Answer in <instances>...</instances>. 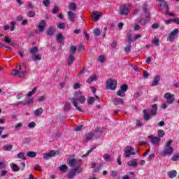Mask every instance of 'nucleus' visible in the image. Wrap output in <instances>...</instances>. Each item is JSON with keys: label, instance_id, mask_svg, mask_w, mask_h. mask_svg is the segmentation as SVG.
<instances>
[{"label": "nucleus", "instance_id": "nucleus-1", "mask_svg": "<svg viewBox=\"0 0 179 179\" xmlns=\"http://www.w3.org/2000/svg\"><path fill=\"white\" fill-rule=\"evenodd\" d=\"M70 101H71L73 106H75L76 110H78V111H80V113L84 112L78 105V103H80V104H85V102L86 101V97L82 94V92H76L73 96L70 99Z\"/></svg>", "mask_w": 179, "mask_h": 179}, {"label": "nucleus", "instance_id": "nucleus-2", "mask_svg": "<svg viewBox=\"0 0 179 179\" xmlns=\"http://www.w3.org/2000/svg\"><path fill=\"white\" fill-rule=\"evenodd\" d=\"M173 144V141L169 140L164 144L165 149L163 151L164 156H170V155H173V152H174V148L171 147Z\"/></svg>", "mask_w": 179, "mask_h": 179}, {"label": "nucleus", "instance_id": "nucleus-3", "mask_svg": "<svg viewBox=\"0 0 179 179\" xmlns=\"http://www.w3.org/2000/svg\"><path fill=\"white\" fill-rule=\"evenodd\" d=\"M75 155H72L70 157L67 159V164L70 167H76L78 166H80V162L75 158Z\"/></svg>", "mask_w": 179, "mask_h": 179}, {"label": "nucleus", "instance_id": "nucleus-4", "mask_svg": "<svg viewBox=\"0 0 179 179\" xmlns=\"http://www.w3.org/2000/svg\"><path fill=\"white\" fill-rule=\"evenodd\" d=\"M131 12V10L127 6L122 5L119 7V13L122 16H128V14Z\"/></svg>", "mask_w": 179, "mask_h": 179}, {"label": "nucleus", "instance_id": "nucleus-5", "mask_svg": "<svg viewBox=\"0 0 179 179\" xmlns=\"http://www.w3.org/2000/svg\"><path fill=\"white\" fill-rule=\"evenodd\" d=\"M136 153L134 152V148L131 146H127L124 150V157H130L131 155L135 156Z\"/></svg>", "mask_w": 179, "mask_h": 179}, {"label": "nucleus", "instance_id": "nucleus-6", "mask_svg": "<svg viewBox=\"0 0 179 179\" xmlns=\"http://www.w3.org/2000/svg\"><path fill=\"white\" fill-rule=\"evenodd\" d=\"M178 36V29L175 28L173 31H172L167 38V41H174L176 37Z\"/></svg>", "mask_w": 179, "mask_h": 179}, {"label": "nucleus", "instance_id": "nucleus-7", "mask_svg": "<svg viewBox=\"0 0 179 179\" xmlns=\"http://www.w3.org/2000/svg\"><path fill=\"white\" fill-rule=\"evenodd\" d=\"M164 98L166 99V103L168 104H173V103H174V94H171L170 92H166L164 94Z\"/></svg>", "mask_w": 179, "mask_h": 179}, {"label": "nucleus", "instance_id": "nucleus-8", "mask_svg": "<svg viewBox=\"0 0 179 179\" xmlns=\"http://www.w3.org/2000/svg\"><path fill=\"white\" fill-rule=\"evenodd\" d=\"M148 139L150 140V142L152 143V145H155L157 146H159L160 145V138L159 137H155L153 136H148Z\"/></svg>", "mask_w": 179, "mask_h": 179}, {"label": "nucleus", "instance_id": "nucleus-9", "mask_svg": "<svg viewBox=\"0 0 179 179\" xmlns=\"http://www.w3.org/2000/svg\"><path fill=\"white\" fill-rule=\"evenodd\" d=\"M57 155V152L54 150H51L48 153L43 154L44 160H49L50 157H54Z\"/></svg>", "mask_w": 179, "mask_h": 179}, {"label": "nucleus", "instance_id": "nucleus-10", "mask_svg": "<svg viewBox=\"0 0 179 179\" xmlns=\"http://www.w3.org/2000/svg\"><path fill=\"white\" fill-rule=\"evenodd\" d=\"M45 26H47V23L45 20L40 21L38 25V31L40 33H43V31L45 30Z\"/></svg>", "mask_w": 179, "mask_h": 179}, {"label": "nucleus", "instance_id": "nucleus-11", "mask_svg": "<svg viewBox=\"0 0 179 179\" xmlns=\"http://www.w3.org/2000/svg\"><path fill=\"white\" fill-rule=\"evenodd\" d=\"M92 133L94 134V138L99 139V138H101L103 135V129L97 128L95 129V130Z\"/></svg>", "mask_w": 179, "mask_h": 179}, {"label": "nucleus", "instance_id": "nucleus-12", "mask_svg": "<svg viewBox=\"0 0 179 179\" xmlns=\"http://www.w3.org/2000/svg\"><path fill=\"white\" fill-rule=\"evenodd\" d=\"M103 16V13L99 11H93L92 12V19H94V22H97V20H100V17Z\"/></svg>", "mask_w": 179, "mask_h": 179}, {"label": "nucleus", "instance_id": "nucleus-13", "mask_svg": "<svg viewBox=\"0 0 179 179\" xmlns=\"http://www.w3.org/2000/svg\"><path fill=\"white\" fill-rule=\"evenodd\" d=\"M143 12L144 15L150 17V9H149L148 4L143 5Z\"/></svg>", "mask_w": 179, "mask_h": 179}, {"label": "nucleus", "instance_id": "nucleus-14", "mask_svg": "<svg viewBox=\"0 0 179 179\" xmlns=\"http://www.w3.org/2000/svg\"><path fill=\"white\" fill-rule=\"evenodd\" d=\"M85 138L87 141H92V139H96L94 138V134L92 131L86 133L85 135Z\"/></svg>", "mask_w": 179, "mask_h": 179}, {"label": "nucleus", "instance_id": "nucleus-15", "mask_svg": "<svg viewBox=\"0 0 179 179\" xmlns=\"http://www.w3.org/2000/svg\"><path fill=\"white\" fill-rule=\"evenodd\" d=\"M55 34V28L53 26H50L47 31H46V34L48 36H54V34Z\"/></svg>", "mask_w": 179, "mask_h": 179}, {"label": "nucleus", "instance_id": "nucleus-16", "mask_svg": "<svg viewBox=\"0 0 179 179\" xmlns=\"http://www.w3.org/2000/svg\"><path fill=\"white\" fill-rule=\"evenodd\" d=\"M145 18H141L138 23L142 25H145L148 22L150 21V17H148V15H145Z\"/></svg>", "mask_w": 179, "mask_h": 179}, {"label": "nucleus", "instance_id": "nucleus-17", "mask_svg": "<svg viewBox=\"0 0 179 179\" xmlns=\"http://www.w3.org/2000/svg\"><path fill=\"white\" fill-rule=\"evenodd\" d=\"M160 76L157 75L154 77V80L152 83V86H157L159 85V82H160Z\"/></svg>", "mask_w": 179, "mask_h": 179}, {"label": "nucleus", "instance_id": "nucleus-18", "mask_svg": "<svg viewBox=\"0 0 179 179\" xmlns=\"http://www.w3.org/2000/svg\"><path fill=\"white\" fill-rule=\"evenodd\" d=\"M106 87L108 90H113V79H109L106 81Z\"/></svg>", "mask_w": 179, "mask_h": 179}, {"label": "nucleus", "instance_id": "nucleus-19", "mask_svg": "<svg viewBox=\"0 0 179 179\" xmlns=\"http://www.w3.org/2000/svg\"><path fill=\"white\" fill-rule=\"evenodd\" d=\"M67 15L70 22H75V13L73 12L68 11Z\"/></svg>", "mask_w": 179, "mask_h": 179}, {"label": "nucleus", "instance_id": "nucleus-20", "mask_svg": "<svg viewBox=\"0 0 179 179\" xmlns=\"http://www.w3.org/2000/svg\"><path fill=\"white\" fill-rule=\"evenodd\" d=\"M78 50V47L75 46V45H70V50H69V52H70V55H75V52H76V51Z\"/></svg>", "mask_w": 179, "mask_h": 179}, {"label": "nucleus", "instance_id": "nucleus-21", "mask_svg": "<svg viewBox=\"0 0 179 179\" xmlns=\"http://www.w3.org/2000/svg\"><path fill=\"white\" fill-rule=\"evenodd\" d=\"M13 148V145L6 144L3 146L2 149L4 152H10V150H12Z\"/></svg>", "mask_w": 179, "mask_h": 179}, {"label": "nucleus", "instance_id": "nucleus-22", "mask_svg": "<svg viewBox=\"0 0 179 179\" xmlns=\"http://www.w3.org/2000/svg\"><path fill=\"white\" fill-rule=\"evenodd\" d=\"M113 103L116 106H118L119 104H122L124 105V101L121 98H114L113 99Z\"/></svg>", "mask_w": 179, "mask_h": 179}, {"label": "nucleus", "instance_id": "nucleus-23", "mask_svg": "<svg viewBox=\"0 0 179 179\" xmlns=\"http://www.w3.org/2000/svg\"><path fill=\"white\" fill-rule=\"evenodd\" d=\"M76 176V172L73 169H71L69 173L67 175V178L73 179V177Z\"/></svg>", "mask_w": 179, "mask_h": 179}, {"label": "nucleus", "instance_id": "nucleus-24", "mask_svg": "<svg viewBox=\"0 0 179 179\" xmlns=\"http://www.w3.org/2000/svg\"><path fill=\"white\" fill-rule=\"evenodd\" d=\"M168 176L170 178H174L175 177H177V171L172 170L168 172Z\"/></svg>", "mask_w": 179, "mask_h": 179}, {"label": "nucleus", "instance_id": "nucleus-25", "mask_svg": "<svg viewBox=\"0 0 179 179\" xmlns=\"http://www.w3.org/2000/svg\"><path fill=\"white\" fill-rule=\"evenodd\" d=\"M152 110H150V114H151V115H156L157 113V105L154 104L152 105Z\"/></svg>", "mask_w": 179, "mask_h": 179}, {"label": "nucleus", "instance_id": "nucleus-26", "mask_svg": "<svg viewBox=\"0 0 179 179\" xmlns=\"http://www.w3.org/2000/svg\"><path fill=\"white\" fill-rule=\"evenodd\" d=\"M64 36L62 35V34L59 33L57 34V38H56V41L57 43H63L64 42Z\"/></svg>", "mask_w": 179, "mask_h": 179}, {"label": "nucleus", "instance_id": "nucleus-27", "mask_svg": "<svg viewBox=\"0 0 179 179\" xmlns=\"http://www.w3.org/2000/svg\"><path fill=\"white\" fill-rule=\"evenodd\" d=\"M43 111L44 110H43V108H39L34 111V115L38 117L43 114Z\"/></svg>", "mask_w": 179, "mask_h": 179}, {"label": "nucleus", "instance_id": "nucleus-28", "mask_svg": "<svg viewBox=\"0 0 179 179\" xmlns=\"http://www.w3.org/2000/svg\"><path fill=\"white\" fill-rule=\"evenodd\" d=\"M143 113L144 114V120H145V121H149V120H150V115H149L148 110L146 109H144L143 110Z\"/></svg>", "mask_w": 179, "mask_h": 179}, {"label": "nucleus", "instance_id": "nucleus-29", "mask_svg": "<svg viewBox=\"0 0 179 179\" xmlns=\"http://www.w3.org/2000/svg\"><path fill=\"white\" fill-rule=\"evenodd\" d=\"M73 61H75V56L73 55H69L68 65L69 66L72 65V64H73Z\"/></svg>", "mask_w": 179, "mask_h": 179}, {"label": "nucleus", "instance_id": "nucleus-30", "mask_svg": "<svg viewBox=\"0 0 179 179\" xmlns=\"http://www.w3.org/2000/svg\"><path fill=\"white\" fill-rule=\"evenodd\" d=\"M31 104H33V98L26 99L23 103V106H30Z\"/></svg>", "mask_w": 179, "mask_h": 179}, {"label": "nucleus", "instance_id": "nucleus-31", "mask_svg": "<svg viewBox=\"0 0 179 179\" xmlns=\"http://www.w3.org/2000/svg\"><path fill=\"white\" fill-rule=\"evenodd\" d=\"M27 157H31V158L36 157V156H37V153L34 151H29L27 153Z\"/></svg>", "mask_w": 179, "mask_h": 179}, {"label": "nucleus", "instance_id": "nucleus-32", "mask_svg": "<svg viewBox=\"0 0 179 179\" xmlns=\"http://www.w3.org/2000/svg\"><path fill=\"white\" fill-rule=\"evenodd\" d=\"M141 37H142V35L141 34H137L134 37V39L131 38V37L129 38V43H132V41H136V40H138V38H141Z\"/></svg>", "mask_w": 179, "mask_h": 179}, {"label": "nucleus", "instance_id": "nucleus-33", "mask_svg": "<svg viewBox=\"0 0 179 179\" xmlns=\"http://www.w3.org/2000/svg\"><path fill=\"white\" fill-rule=\"evenodd\" d=\"M37 92V87H35L31 91H30L27 94V97H31Z\"/></svg>", "mask_w": 179, "mask_h": 179}, {"label": "nucleus", "instance_id": "nucleus-34", "mask_svg": "<svg viewBox=\"0 0 179 179\" xmlns=\"http://www.w3.org/2000/svg\"><path fill=\"white\" fill-rule=\"evenodd\" d=\"M57 26L58 29H59L60 30H62L65 27H66V24H65L64 22H60V23H57Z\"/></svg>", "mask_w": 179, "mask_h": 179}, {"label": "nucleus", "instance_id": "nucleus-35", "mask_svg": "<svg viewBox=\"0 0 179 179\" xmlns=\"http://www.w3.org/2000/svg\"><path fill=\"white\" fill-rule=\"evenodd\" d=\"M94 80H97V76H94V77H90L87 80V83H92V82H94Z\"/></svg>", "mask_w": 179, "mask_h": 179}, {"label": "nucleus", "instance_id": "nucleus-36", "mask_svg": "<svg viewBox=\"0 0 179 179\" xmlns=\"http://www.w3.org/2000/svg\"><path fill=\"white\" fill-rule=\"evenodd\" d=\"M93 34H94V37H99V36H100V34H101L100 29L96 28L94 30Z\"/></svg>", "mask_w": 179, "mask_h": 179}, {"label": "nucleus", "instance_id": "nucleus-37", "mask_svg": "<svg viewBox=\"0 0 179 179\" xmlns=\"http://www.w3.org/2000/svg\"><path fill=\"white\" fill-rule=\"evenodd\" d=\"M38 52V48L36 46L33 47L29 50L30 54H32V55L36 54V52Z\"/></svg>", "mask_w": 179, "mask_h": 179}, {"label": "nucleus", "instance_id": "nucleus-38", "mask_svg": "<svg viewBox=\"0 0 179 179\" xmlns=\"http://www.w3.org/2000/svg\"><path fill=\"white\" fill-rule=\"evenodd\" d=\"M165 133L164 131L159 129L158 130V136L157 138H159V139H162V138H163V136H164Z\"/></svg>", "mask_w": 179, "mask_h": 179}, {"label": "nucleus", "instance_id": "nucleus-39", "mask_svg": "<svg viewBox=\"0 0 179 179\" xmlns=\"http://www.w3.org/2000/svg\"><path fill=\"white\" fill-rule=\"evenodd\" d=\"M128 166H131V167H136V166H138V162L136 161H129L128 162Z\"/></svg>", "mask_w": 179, "mask_h": 179}, {"label": "nucleus", "instance_id": "nucleus-40", "mask_svg": "<svg viewBox=\"0 0 179 179\" xmlns=\"http://www.w3.org/2000/svg\"><path fill=\"white\" fill-rule=\"evenodd\" d=\"M117 96H120V97H125V92L122 91V90H118L116 92Z\"/></svg>", "mask_w": 179, "mask_h": 179}, {"label": "nucleus", "instance_id": "nucleus-41", "mask_svg": "<svg viewBox=\"0 0 179 179\" xmlns=\"http://www.w3.org/2000/svg\"><path fill=\"white\" fill-rule=\"evenodd\" d=\"M131 48H132V45H131V44L127 45L124 48V51H125V52H127V54L131 52Z\"/></svg>", "mask_w": 179, "mask_h": 179}, {"label": "nucleus", "instance_id": "nucleus-42", "mask_svg": "<svg viewBox=\"0 0 179 179\" xmlns=\"http://www.w3.org/2000/svg\"><path fill=\"white\" fill-rule=\"evenodd\" d=\"M69 8L70 10H76V4H75V3H71L69 5Z\"/></svg>", "mask_w": 179, "mask_h": 179}, {"label": "nucleus", "instance_id": "nucleus-43", "mask_svg": "<svg viewBox=\"0 0 179 179\" xmlns=\"http://www.w3.org/2000/svg\"><path fill=\"white\" fill-rule=\"evenodd\" d=\"M17 159H22V160H26V157H24V154L23 152H19L17 155Z\"/></svg>", "mask_w": 179, "mask_h": 179}, {"label": "nucleus", "instance_id": "nucleus-44", "mask_svg": "<svg viewBox=\"0 0 179 179\" xmlns=\"http://www.w3.org/2000/svg\"><path fill=\"white\" fill-rule=\"evenodd\" d=\"M59 170L60 171H64L65 173V171H66V170H68V166L64 164L59 166Z\"/></svg>", "mask_w": 179, "mask_h": 179}, {"label": "nucleus", "instance_id": "nucleus-45", "mask_svg": "<svg viewBox=\"0 0 179 179\" xmlns=\"http://www.w3.org/2000/svg\"><path fill=\"white\" fill-rule=\"evenodd\" d=\"M171 160H173V162H178V160H179V153L175 154L172 157Z\"/></svg>", "mask_w": 179, "mask_h": 179}, {"label": "nucleus", "instance_id": "nucleus-46", "mask_svg": "<svg viewBox=\"0 0 179 179\" xmlns=\"http://www.w3.org/2000/svg\"><path fill=\"white\" fill-rule=\"evenodd\" d=\"M120 90L125 93V92H127V90H128V85H121Z\"/></svg>", "mask_w": 179, "mask_h": 179}, {"label": "nucleus", "instance_id": "nucleus-47", "mask_svg": "<svg viewBox=\"0 0 179 179\" xmlns=\"http://www.w3.org/2000/svg\"><path fill=\"white\" fill-rule=\"evenodd\" d=\"M152 43L155 44V45H157V47L160 45L159 41L157 38H154L152 41Z\"/></svg>", "mask_w": 179, "mask_h": 179}, {"label": "nucleus", "instance_id": "nucleus-48", "mask_svg": "<svg viewBox=\"0 0 179 179\" xmlns=\"http://www.w3.org/2000/svg\"><path fill=\"white\" fill-rule=\"evenodd\" d=\"M36 13L31 10H29V11L27 13V16H29V17H34Z\"/></svg>", "mask_w": 179, "mask_h": 179}, {"label": "nucleus", "instance_id": "nucleus-49", "mask_svg": "<svg viewBox=\"0 0 179 179\" xmlns=\"http://www.w3.org/2000/svg\"><path fill=\"white\" fill-rule=\"evenodd\" d=\"M64 110L66 111H69L71 110V103L66 102L64 105Z\"/></svg>", "mask_w": 179, "mask_h": 179}, {"label": "nucleus", "instance_id": "nucleus-50", "mask_svg": "<svg viewBox=\"0 0 179 179\" xmlns=\"http://www.w3.org/2000/svg\"><path fill=\"white\" fill-rule=\"evenodd\" d=\"M103 157L106 162H108V160H110V159H111V155H110L108 154H104Z\"/></svg>", "mask_w": 179, "mask_h": 179}, {"label": "nucleus", "instance_id": "nucleus-51", "mask_svg": "<svg viewBox=\"0 0 179 179\" xmlns=\"http://www.w3.org/2000/svg\"><path fill=\"white\" fill-rule=\"evenodd\" d=\"M33 61H40L41 60V56L40 55H36L34 57H32Z\"/></svg>", "mask_w": 179, "mask_h": 179}, {"label": "nucleus", "instance_id": "nucleus-52", "mask_svg": "<svg viewBox=\"0 0 179 179\" xmlns=\"http://www.w3.org/2000/svg\"><path fill=\"white\" fill-rule=\"evenodd\" d=\"M94 149H96V147H94V148H91L90 150H89L87 152V153L83 155V157H86V156H89V155H90V153H92V152L94 151Z\"/></svg>", "mask_w": 179, "mask_h": 179}, {"label": "nucleus", "instance_id": "nucleus-53", "mask_svg": "<svg viewBox=\"0 0 179 179\" xmlns=\"http://www.w3.org/2000/svg\"><path fill=\"white\" fill-rule=\"evenodd\" d=\"M93 103H94V97L90 96L87 101V103L92 105Z\"/></svg>", "mask_w": 179, "mask_h": 179}, {"label": "nucleus", "instance_id": "nucleus-54", "mask_svg": "<svg viewBox=\"0 0 179 179\" xmlns=\"http://www.w3.org/2000/svg\"><path fill=\"white\" fill-rule=\"evenodd\" d=\"M80 166H77L73 167V169L74 170V171H76L78 174H80V173H81V171L79 169Z\"/></svg>", "mask_w": 179, "mask_h": 179}, {"label": "nucleus", "instance_id": "nucleus-55", "mask_svg": "<svg viewBox=\"0 0 179 179\" xmlns=\"http://www.w3.org/2000/svg\"><path fill=\"white\" fill-rule=\"evenodd\" d=\"M12 170H13L14 171H19V170L20 169H19V166L16 164H13Z\"/></svg>", "mask_w": 179, "mask_h": 179}, {"label": "nucleus", "instance_id": "nucleus-56", "mask_svg": "<svg viewBox=\"0 0 179 179\" xmlns=\"http://www.w3.org/2000/svg\"><path fill=\"white\" fill-rule=\"evenodd\" d=\"M10 24H11V27H10V31H13V30H15V26L16 24V22L15 21H13V22H10Z\"/></svg>", "mask_w": 179, "mask_h": 179}, {"label": "nucleus", "instance_id": "nucleus-57", "mask_svg": "<svg viewBox=\"0 0 179 179\" xmlns=\"http://www.w3.org/2000/svg\"><path fill=\"white\" fill-rule=\"evenodd\" d=\"M85 51V45H80L78 46V52H83Z\"/></svg>", "mask_w": 179, "mask_h": 179}, {"label": "nucleus", "instance_id": "nucleus-58", "mask_svg": "<svg viewBox=\"0 0 179 179\" xmlns=\"http://www.w3.org/2000/svg\"><path fill=\"white\" fill-rule=\"evenodd\" d=\"M134 30L136 31L141 30V26H139L138 24H134Z\"/></svg>", "mask_w": 179, "mask_h": 179}, {"label": "nucleus", "instance_id": "nucleus-59", "mask_svg": "<svg viewBox=\"0 0 179 179\" xmlns=\"http://www.w3.org/2000/svg\"><path fill=\"white\" fill-rule=\"evenodd\" d=\"M143 78H144V79H148L149 78V73H148L146 71H144L143 73Z\"/></svg>", "mask_w": 179, "mask_h": 179}, {"label": "nucleus", "instance_id": "nucleus-60", "mask_svg": "<svg viewBox=\"0 0 179 179\" xmlns=\"http://www.w3.org/2000/svg\"><path fill=\"white\" fill-rule=\"evenodd\" d=\"M22 127H23V123L19 122V123H17V124L15 126V129H20V128H22Z\"/></svg>", "mask_w": 179, "mask_h": 179}, {"label": "nucleus", "instance_id": "nucleus-61", "mask_svg": "<svg viewBox=\"0 0 179 179\" xmlns=\"http://www.w3.org/2000/svg\"><path fill=\"white\" fill-rule=\"evenodd\" d=\"M106 58L104 57V56H103L102 55H101L99 57V61L101 62V64H103V62H104Z\"/></svg>", "mask_w": 179, "mask_h": 179}, {"label": "nucleus", "instance_id": "nucleus-62", "mask_svg": "<svg viewBox=\"0 0 179 179\" xmlns=\"http://www.w3.org/2000/svg\"><path fill=\"white\" fill-rule=\"evenodd\" d=\"M43 3L44 6H45L47 8V6H48V5H50V0H43Z\"/></svg>", "mask_w": 179, "mask_h": 179}, {"label": "nucleus", "instance_id": "nucleus-63", "mask_svg": "<svg viewBox=\"0 0 179 179\" xmlns=\"http://www.w3.org/2000/svg\"><path fill=\"white\" fill-rule=\"evenodd\" d=\"M4 41H5V43H7L8 44H9L10 43H12V40H10V38L7 37V36L4 37Z\"/></svg>", "mask_w": 179, "mask_h": 179}, {"label": "nucleus", "instance_id": "nucleus-64", "mask_svg": "<svg viewBox=\"0 0 179 179\" xmlns=\"http://www.w3.org/2000/svg\"><path fill=\"white\" fill-rule=\"evenodd\" d=\"M34 127H36V122H31L29 124V128H34Z\"/></svg>", "mask_w": 179, "mask_h": 179}]
</instances>
